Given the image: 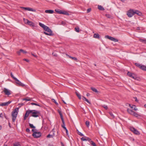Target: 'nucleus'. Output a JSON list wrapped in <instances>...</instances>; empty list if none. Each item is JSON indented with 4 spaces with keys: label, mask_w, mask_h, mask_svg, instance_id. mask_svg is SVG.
Listing matches in <instances>:
<instances>
[{
    "label": "nucleus",
    "mask_w": 146,
    "mask_h": 146,
    "mask_svg": "<svg viewBox=\"0 0 146 146\" xmlns=\"http://www.w3.org/2000/svg\"><path fill=\"white\" fill-rule=\"evenodd\" d=\"M52 132L53 135H54V136L55 131L54 130V129H52Z\"/></svg>",
    "instance_id": "obj_50"
},
{
    "label": "nucleus",
    "mask_w": 146,
    "mask_h": 146,
    "mask_svg": "<svg viewBox=\"0 0 146 146\" xmlns=\"http://www.w3.org/2000/svg\"><path fill=\"white\" fill-rule=\"evenodd\" d=\"M3 114L2 113H1L0 114V117H1L2 118H3Z\"/></svg>",
    "instance_id": "obj_56"
},
{
    "label": "nucleus",
    "mask_w": 146,
    "mask_h": 146,
    "mask_svg": "<svg viewBox=\"0 0 146 146\" xmlns=\"http://www.w3.org/2000/svg\"><path fill=\"white\" fill-rule=\"evenodd\" d=\"M105 37L107 38H108L110 39V40L113 41L115 42H117L118 41V40L116 38H115L109 36L108 35H106L105 36Z\"/></svg>",
    "instance_id": "obj_8"
},
{
    "label": "nucleus",
    "mask_w": 146,
    "mask_h": 146,
    "mask_svg": "<svg viewBox=\"0 0 146 146\" xmlns=\"http://www.w3.org/2000/svg\"><path fill=\"white\" fill-rule=\"evenodd\" d=\"M140 41L141 42L144 43H146V40L144 39H141Z\"/></svg>",
    "instance_id": "obj_43"
},
{
    "label": "nucleus",
    "mask_w": 146,
    "mask_h": 146,
    "mask_svg": "<svg viewBox=\"0 0 146 146\" xmlns=\"http://www.w3.org/2000/svg\"><path fill=\"white\" fill-rule=\"evenodd\" d=\"M66 55L69 58V57L70 56H69V55H68V54H66Z\"/></svg>",
    "instance_id": "obj_62"
},
{
    "label": "nucleus",
    "mask_w": 146,
    "mask_h": 146,
    "mask_svg": "<svg viewBox=\"0 0 146 146\" xmlns=\"http://www.w3.org/2000/svg\"><path fill=\"white\" fill-rule=\"evenodd\" d=\"M86 141H90L91 140V139L90 138H89V137H86Z\"/></svg>",
    "instance_id": "obj_51"
},
{
    "label": "nucleus",
    "mask_w": 146,
    "mask_h": 146,
    "mask_svg": "<svg viewBox=\"0 0 146 146\" xmlns=\"http://www.w3.org/2000/svg\"><path fill=\"white\" fill-rule=\"evenodd\" d=\"M41 133L40 132H35L32 134V136L35 138H38L41 136Z\"/></svg>",
    "instance_id": "obj_6"
},
{
    "label": "nucleus",
    "mask_w": 146,
    "mask_h": 146,
    "mask_svg": "<svg viewBox=\"0 0 146 146\" xmlns=\"http://www.w3.org/2000/svg\"><path fill=\"white\" fill-rule=\"evenodd\" d=\"M31 54L32 55H33V56L34 57H36L37 56L36 55H35L32 53H31Z\"/></svg>",
    "instance_id": "obj_58"
},
{
    "label": "nucleus",
    "mask_w": 146,
    "mask_h": 146,
    "mask_svg": "<svg viewBox=\"0 0 146 146\" xmlns=\"http://www.w3.org/2000/svg\"><path fill=\"white\" fill-rule=\"evenodd\" d=\"M130 129L131 131L133 132L135 134L137 135L140 134L139 132L134 127H131L130 128Z\"/></svg>",
    "instance_id": "obj_5"
},
{
    "label": "nucleus",
    "mask_w": 146,
    "mask_h": 146,
    "mask_svg": "<svg viewBox=\"0 0 146 146\" xmlns=\"http://www.w3.org/2000/svg\"><path fill=\"white\" fill-rule=\"evenodd\" d=\"M23 60H25L27 62H29V60L28 59H23Z\"/></svg>",
    "instance_id": "obj_54"
},
{
    "label": "nucleus",
    "mask_w": 146,
    "mask_h": 146,
    "mask_svg": "<svg viewBox=\"0 0 146 146\" xmlns=\"http://www.w3.org/2000/svg\"><path fill=\"white\" fill-rule=\"evenodd\" d=\"M109 113L113 118H114V116L111 112H109Z\"/></svg>",
    "instance_id": "obj_41"
},
{
    "label": "nucleus",
    "mask_w": 146,
    "mask_h": 146,
    "mask_svg": "<svg viewBox=\"0 0 146 146\" xmlns=\"http://www.w3.org/2000/svg\"><path fill=\"white\" fill-rule=\"evenodd\" d=\"M102 106L104 107L106 110H107L108 109L107 106L105 105H103Z\"/></svg>",
    "instance_id": "obj_44"
},
{
    "label": "nucleus",
    "mask_w": 146,
    "mask_h": 146,
    "mask_svg": "<svg viewBox=\"0 0 146 146\" xmlns=\"http://www.w3.org/2000/svg\"><path fill=\"white\" fill-rule=\"evenodd\" d=\"M81 140L82 141H86V138L82 137L81 138Z\"/></svg>",
    "instance_id": "obj_46"
},
{
    "label": "nucleus",
    "mask_w": 146,
    "mask_h": 146,
    "mask_svg": "<svg viewBox=\"0 0 146 146\" xmlns=\"http://www.w3.org/2000/svg\"><path fill=\"white\" fill-rule=\"evenodd\" d=\"M91 145L92 146H96L95 143L93 141H91Z\"/></svg>",
    "instance_id": "obj_36"
},
{
    "label": "nucleus",
    "mask_w": 146,
    "mask_h": 146,
    "mask_svg": "<svg viewBox=\"0 0 146 146\" xmlns=\"http://www.w3.org/2000/svg\"><path fill=\"white\" fill-rule=\"evenodd\" d=\"M91 89L94 92H96V93L98 92V91H97V90L95 88L91 87Z\"/></svg>",
    "instance_id": "obj_28"
},
{
    "label": "nucleus",
    "mask_w": 146,
    "mask_h": 146,
    "mask_svg": "<svg viewBox=\"0 0 146 146\" xmlns=\"http://www.w3.org/2000/svg\"><path fill=\"white\" fill-rule=\"evenodd\" d=\"M28 22H27V24L28 25H30V26H34V24L31 21H28Z\"/></svg>",
    "instance_id": "obj_19"
},
{
    "label": "nucleus",
    "mask_w": 146,
    "mask_h": 146,
    "mask_svg": "<svg viewBox=\"0 0 146 146\" xmlns=\"http://www.w3.org/2000/svg\"><path fill=\"white\" fill-rule=\"evenodd\" d=\"M127 75L130 77L134 79H135L137 77L134 74L128 72L127 73Z\"/></svg>",
    "instance_id": "obj_7"
},
{
    "label": "nucleus",
    "mask_w": 146,
    "mask_h": 146,
    "mask_svg": "<svg viewBox=\"0 0 146 146\" xmlns=\"http://www.w3.org/2000/svg\"><path fill=\"white\" fill-rule=\"evenodd\" d=\"M39 26L42 27L45 31L48 32L47 33L45 31L43 33L45 35L50 36H52L54 35V34L52 33V31L51 29L49 28L48 26L45 25L44 24L39 23Z\"/></svg>",
    "instance_id": "obj_1"
},
{
    "label": "nucleus",
    "mask_w": 146,
    "mask_h": 146,
    "mask_svg": "<svg viewBox=\"0 0 146 146\" xmlns=\"http://www.w3.org/2000/svg\"><path fill=\"white\" fill-rule=\"evenodd\" d=\"M129 106L131 107V108L133 110H134L135 111L137 110V109L136 108V106L135 105H133L132 106H131L130 104H129Z\"/></svg>",
    "instance_id": "obj_17"
},
{
    "label": "nucleus",
    "mask_w": 146,
    "mask_h": 146,
    "mask_svg": "<svg viewBox=\"0 0 146 146\" xmlns=\"http://www.w3.org/2000/svg\"><path fill=\"white\" fill-rule=\"evenodd\" d=\"M132 115H134V116H135L136 117H137L139 115L137 113H136L134 111Z\"/></svg>",
    "instance_id": "obj_31"
},
{
    "label": "nucleus",
    "mask_w": 146,
    "mask_h": 146,
    "mask_svg": "<svg viewBox=\"0 0 146 146\" xmlns=\"http://www.w3.org/2000/svg\"><path fill=\"white\" fill-rule=\"evenodd\" d=\"M21 8L25 10H28L29 11H32L33 12L36 11V10L35 9L31 8L29 7H21Z\"/></svg>",
    "instance_id": "obj_13"
},
{
    "label": "nucleus",
    "mask_w": 146,
    "mask_h": 146,
    "mask_svg": "<svg viewBox=\"0 0 146 146\" xmlns=\"http://www.w3.org/2000/svg\"><path fill=\"white\" fill-rule=\"evenodd\" d=\"M134 98L135 99V101L136 102H138V100L137 99V98L136 97H135Z\"/></svg>",
    "instance_id": "obj_60"
},
{
    "label": "nucleus",
    "mask_w": 146,
    "mask_h": 146,
    "mask_svg": "<svg viewBox=\"0 0 146 146\" xmlns=\"http://www.w3.org/2000/svg\"><path fill=\"white\" fill-rule=\"evenodd\" d=\"M134 15L135 14H137L139 16H141L142 15V13L137 10H133V12Z\"/></svg>",
    "instance_id": "obj_12"
},
{
    "label": "nucleus",
    "mask_w": 146,
    "mask_h": 146,
    "mask_svg": "<svg viewBox=\"0 0 146 146\" xmlns=\"http://www.w3.org/2000/svg\"><path fill=\"white\" fill-rule=\"evenodd\" d=\"M133 9H130L127 13V15L129 17H131L134 15Z\"/></svg>",
    "instance_id": "obj_9"
},
{
    "label": "nucleus",
    "mask_w": 146,
    "mask_h": 146,
    "mask_svg": "<svg viewBox=\"0 0 146 146\" xmlns=\"http://www.w3.org/2000/svg\"><path fill=\"white\" fill-rule=\"evenodd\" d=\"M90 94L88 93H87L86 94V96H90Z\"/></svg>",
    "instance_id": "obj_61"
},
{
    "label": "nucleus",
    "mask_w": 146,
    "mask_h": 146,
    "mask_svg": "<svg viewBox=\"0 0 146 146\" xmlns=\"http://www.w3.org/2000/svg\"><path fill=\"white\" fill-rule=\"evenodd\" d=\"M61 120H62V124L61 125V126L64 129H66V128L65 127V122H64V119H62Z\"/></svg>",
    "instance_id": "obj_16"
},
{
    "label": "nucleus",
    "mask_w": 146,
    "mask_h": 146,
    "mask_svg": "<svg viewBox=\"0 0 146 146\" xmlns=\"http://www.w3.org/2000/svg\"><path fill=\"white\" fill-rule=\"evenodd\" d=\"M4 114V117H5V118L6 119H7V116L6 115H5V114Z\"/></svg>",
    "instance_id": "obj_63"
},
{
    "label": "nucleus",
    "mask_w": 146,
    "mask_h": 146,
    "mask_svg": "<svg viewBox=\"0 0 146 146\" xmlns=\"http://www.w3.org/2000/svg\"><path fill=\"white\" fill-rule=\"evenodd\" d=\"M58 113L60 115V118H61V120L64 119L63 117V115H62V113H61V111H58Z\"/></svg>",
    "instance_id": "obj_29"
},
{
    "label": "nucleus",
    "mask_w": 146,
    "mask_h": 146,
    "mask_svg": "<svg viewBox=\"0 0 146 146\" xmlns=\"http://www.w3.org/2000/svg\"><path fill=\"white\" fill-rule=\"evenodd\" d=\"M75 29L76 32H79V28L78 27H75Z\"/></svg>",
    "instance_id": "obj_39"
},
{
    "label": "nucleus",
    "mask_w": 146,
    "mask_h": 146,
    "mask_svg": "<svg viewBox=\"0 0 146 146\" xmlns=\"http://www.w3.org/2000/svg\"><path fill=\"white\" fill-rule=\"evenodd\" d=\"M52 100L53 101V102H54L56 104V105H58V103L55 101V100L54 99H53Z\"/></svg>",
    "instance_id": "obj_52"
},
{
    "label": "nucleus",
    "mask_w": 146,
    "mask_h": 146,
    "mask_svg": "<svg viewBox=\"0 0 146 146\" xmlns=\"http://www.w3.org/2000/svg\"><path fill=\"white\" fill-rule=\"evenodd\" d=\"M11 77L12 78L15 80H17V78L14 77L12 73H11Z\"/></svg>",
    "instance_id": "obj_35"
},
{
    "label": "nucleus",
    "mask_w": 146,
    "mask_h": 146,
    "mask_svg": "<svg viewBox=\"0 0 146 146\" xmlns=\"http://www.w3.org/2000/svg\"><path fill=\"white\" fill-rule=\"evenodd\" d=\"M32 112L31 113V116L35 117H36L39 116L40 114V112L39 111L36 110H31Z\"/></svg>",
    "instance_id": "obj_3"
},
{
    "label": "nucleus",
    "mask_w": 146,
    "mask_h": 146,
    "mask_svg": "<svg viewBox=\"0 0 146 146\" xmlns=\"http://www.w3.org/2000/svg\"><path fill=\"white\" fill-rule=\"evenodd\" d=\"M62 14L66 15H69V13L67 12L66 11H62Z\"/></svg>",
    "instance_id": "obj_26"
},
{
    "label": "nucleus",
    "mask_w": 146,
    "mask_h": 146,
    "mask_svg": "<svg viewBox=\"0 0 146 146\" xmlns=\"http://www.w3.org/2000/svg\"><path fill=\"white\" fill-rule=\"evenodd\" d=\"M29 125L30 127L32 128H35V127L34 126L33 124L29 123Z\"/></svg>",
    "instance_id": "obj_37"
},
{
    "label": "nucleus",
    "mask_w": 146,
    "mask_h": 146,
    "mask_svg": "<svg viewBox=\"0 0 146 146\" xmlns=\"http://www.w3.org/2000/svg\"><path fill=\"white\" fill-rule=\"evenodd\" d=\"M65 130H66V134L68 135V130L67 129H66Z\"/></svg>",
    "instance_id": "obj_57"
},
{
    "label": "nucleus",
    "mask_w": 146,
    "mask_h": 146,
    "mask_svg": "<svg viewBox=\"0 0 146 146\" xmlns=\"http://www.w3.org/2000/svg\"><path fill=\"white\" fill-rule=\"evenodd\" d=\"M11 101H9L8 102H6L2 103L0 104V106H7L11 103Z\"/></svg>",
    "instance_id": "obj_14"
},
{
    "label": "nucleus",
    "mask_w": 146,
    "mask_h": 146,
    "mask_svg": "<svg viewBox=\"0 0 146 146\" xmlns=\"http://www.w3.org/2000/svg\"><path fill=\"white\" fill-rule=\"evenodd\" d=\"M140 68L143 70L145 71V69L146 68V66L144 65H142Z\"/></svg>",
    "instance_id": "obj_25"
},
{
    "label": "nucleus",
    "mask_w": 146,
    "mask_h": 146,
    "mask_svg": "<svg viewBox=\"0 0 146 146\" xmlns=\"http://www.w3.org/2000/svg\"><path fill=\"white\" fill-rule=\"evenodd\" d=\"M23 20L25 22V23L26 24H27V22H28V21H29L27 19H25L24 18Z\"/></svg>",
    "instance_id": "obj_42"
},
{
    "label": "nucleus",
    "mask_w": 146,
    "mask_h": 146,
    "mask_svg": "<svg viewBox=\"0 0 146 146\" xmlns=\"http://www.w3.org/2000/svg\"><path fill=\"white\" fill-rule=\"evenodd\" d=\"M45 12L46 13L50 14H52L54 12L53 10H46Z\"/></svg>",
    "instance_id": "obj_15"
},
{
    "label": "nucleus",
    "mask_w": 146,
    "mask_h": 146,
    "mask_svg": "<svg viewBox=\"0 0 146 146\" xmlns=\"http://www.w3.org/2000/svg\"><path fill=\"white\" fill-rule=\"evenodd\" d=\"M54 135H50V134H48V135L47 136V138H53L54 137Z\"/></svg>",
    "instance_id": "obj_34"
},
{
    "label": "nucleus",
    "mask_w": 146,
    "mask_h": 146,
    "mask_svg": "<svg viewBox=\"0 0 146 146\" xmlns=\"http://www.w3.org/2000/svg\"><path fill=\"white\" fill-rule=\"evenodd\" d=\"M20 51L23 53H27V51H25L22 49H20Z\"/></svg>",
    "instance_id": "obj_45"
},
{
    "label": "nucleus",
    "mask_w": 146,
    "mask_h": 146,
    "mask_svg": "<svg viewBox=\"0 0 146 146\" xmlns=\"http://www.w3.org/2000/svg\"><path fill=\"white\" fill-rule=\"evenodd\" d=\"M18 108H16L12 112L11 116L12 117V121L13 122H15L18 113Z\"/></svg>",
    "instance_id": "obj_2"
},
{
    "label": "nucleus",
    "mask_w": 146,
    "mask_h": 146,
    "mask_svg": "<svg viewBox=\"0 0 146 146\" xmlns=\"http://www.w3.org/2000/svg\"><path fill=\"white\" fill-rule=\"evenodd\" d=\"M98 9L100 10H104L103 7L101 5H98Z\"/></svg>",
    "instance_id": "obj_21"
},
{
    "label": "nucleus",
    "mask_w": 146,
    "mask_h": 146,
    "mask_svg": "<svg viewBox=\"0 0 146 146\" xmlns=\"http://www.w3.org/2000/svg\"><path fill=\"white\" fill-rule=\"evenodd\" d=\"M21 52L20 51V50L19 51H17V54H18V55H20V53H21Z\"/></svg>",
    "instance_id": "obj_53"
},
{
    "label": "nucleus",
    "mask_w": 146,
    "mask_h": 146,
    "mask_svg": "<svg viewBox=\"0 0 146 146\" xmlns=\"http://www.w3.org/2000/svg\"><path fill=\"white\" fill-rule=\"evenodd\" d=\"M91 8L88 9L87 11V13H88L90 12L91 11Z\"/></svg>",
    "instance_id": "obj_48"
},
{
    "label": "nucleus",
    "mask_w": 146,
    "mask_h": 146,
    "mask_svg": "<svg viewBox=\"0 0 146 146\" xmlns=\"http://www.w3.org/2000/svg\"><path fill=\"white\" fill-rule=\"evenodd\" d=\"M32 131L33 132V133H34L35 132H36L35 131V130L33 129H32Z\"/></svg>",
    "instance_id": "obj_59"
},
{
    "label": "nucleus",
    "mask_w": 146,
    "mask_h": 146,
    "mask_svg": "<svg viewBox=\"0 0 146 146\" xmlns=\"http://www.w3.org/2000/svg\"><path fill=\"white\" fill-rule=\"evenodd\" d=\"M15 80L16 81V83L17 86L23 87L25 86V84L21 82L17 79V80Z\"/></svg>",
    "instance_id": "obj_11"
},
{
    "label": "nucleus",
    "mask_w": 146,
    "mask_h": 146,
    "mask_svg": "<svg viewBox=\"0 0 146 146\" xmlns=\"http://www.w3.org/2000/svg\"><path fill=\"white\" fill-rule=\"evenodd\" d=\"M19 145H20L18 143H15L13 145L14 146H19Z\"/></svg>",
    "instance_id": "obj_49"
},
{
    "label": "nucleus",
    "mask_w": 146,
    "mask_h": 146,
    "mask_svg": "<svg viewBox=\"0 0 146 146\" xmlns=\"http://www.w3.org/2000/svg\"><path fill=\"white\" fill-rule=\"evenodd\" d=\"M75 93L76 94V95H77V96H78V98L80 99V100L81 99V95H80V94L79 93H78L77 92H75Z\"/></svg>",
    "instance_id": "obj_24"
},
{
    "label": "nucleus",
    "mask_w": 146,
    "mask_h": 146,
    "mask_svg": "<svg viewBox=\"0 0 146 146\" xmlns=\"http://www.w3.org/2000/svg\"><path fill=\"white\" fill-rule=\"evenodd\" d=\"M55 11L57 13L60 14H62V11H59L58 9H55Z\"/></svg>",
    "instance_id": "obj_30"
},
{
    "label": "nucleus",
    "mask_w": 146,
    "mask_h": 146,
    "mask_svg": "<svg viewBox=\"0 0 146 146\" xmlns=\"http://www.w3.org/2000/svg\"><path fill=\"white\" fill-rule=\"evenodd\" d=\"M26 131L28 132H29L30 131V130L29 128H27L26 129Z\"/></svg>",
    "instance_id": "obj_55"
},
{
    "label": "nucleus",
    "mask_w": 146,
    "mask_h": 146,
    "mask_svg": "<svg viewBox=\"0 0 146 146\" xmlns=\"http://www.w3.org/2000/svg\"><path fill=\"white\" fill-rule=\"evenodd\" d=\"M82 99L84 100H85L86 102H87L88 103H89V104H90V102L89 101L86 99L85 97L84 96L82 97Z\"/></svg>",
    "instance_id": "obj_22"
},
{
    "label": "nucleus",
    "mask_w": 146,
    "mask_h": 146,
    "mask_svg": "<svg viewBox=\"0 0 146 146\" xmlns=\"http://www.w3.org/2000/svg\"><path fill=\"white\" fill-rule=\"evenodd\" d=\"M127 110L129 113L131 115L133 114V113L134 112V111L129 109H127Z\"/></svg>",
    "instance_id": "obj_20"
},
{
    "label": "nucleus",
    "mask_w": 146,
    "mask_h": 146,
    "mask_svg": "<svg viewBox=\"0 0 146 146\" xmlns=\"http://www.w3.org/2000/svg\"><path fill=\"white\" fill-rule=\"evenodd\" d=\"M32 111L31 110H28L27 111H26L25 113L24 119L25 120L26 119V118L28 117L29 114L31 115V112H32Z\"/></svg>",
    "instance_id": "obj_4"
},
{
    "label": "nucleus",
    "mask_w": 146,
    "mask_h": 146,
    "mask_svg": "<svg viewBox=\"0 0 146 146\" xmlns=\"http://www.w3.org/2000/svg\"><path fill=\"white\" fill-rule=\"evenodd\" d=\"M69 58H70L74 60H77V58L76 57H72L71 56L69 57Z\"/></svg>",
    "instance_id": "obj_38"
},
{
    "label": "nucleus",
    "mask_w": 146,
    "mask_h": 146,
    "mask_svg": "<svg viewBox=\"0 0 146 146\" xmlns=\"http://www.w3.org/2000/svg\"><path fill=\"white\" fill-rule=\"evenodd\" d=\"M106 15L108 18H110L111 17L110 15L108 14H106Z\"/></svg>",
    "instance_id": "obj_47"
},
{
    "label": "nucleus",
    "mask_w": 146,
    "mask_h": 146,
    "mask_svg": "<svg viewBox=\"0 0 146 146\" xmlns=\"http://www.w3.org/2000/svg\"><path fill=\"white\" fill-rule=\"evenodd\" d=\"M77 133L79 135H80L81 136H84V135L81 132H79L78 130H77Z\"/></svg>",
    "instance_id": "obj_32"
},
{
    "label": "nucleus",
    "mask_w": 146,
    "mask_h": 146,
    "mask_svg": "<svg viewBox=\"0 0 146 146\" xmlns=\"http://www.w3.org/2000/svg\"><path fill=\"white\" fill-rule=\"evenodd\" d=\"M94 37L97 38H100V35L98 33H95L94 35Z\"/></svg>",
    "instance_id": "obj_18"
},
{
    "label": "nucleus",
    "mask_w": 146,
    "mask_h": 146,
    "mask_svg": "<svg viewBox=\"0 0 146 146\" xmlns=\"http://www.w3.org/2000/svg\"><path fill=\"white\" fill-rule=\"evenodd\" d=\"M31 104L32 105H36V106H40V107L41 106L39 104H36V103H31Z\"/></svg>",
    "instance_id": "obj_33"
},
{
    "label": "nucleus",
    "mask_w": 146,
    "mask_h": 146,
    "mask_svg": "<svg viewBox=\"0 0 146 146\" xmlns=\"http://www.w3.org/2000/svg\"><path fill=\"white\" fill-rule=\"evenodd\" d=\"M135 64L137 66V67H138V68H140L141 67V66L142 65L141 64L139 63H135Z\"/></svg>",
    "instance_id": "obj_27"
},
{
    "label": "nucleus",
    "mask_w": 146,
    "mask_h": 146,
    "mask_svg": "<svg viewBox=\"0 0 146 146\" xmlns=\"http://www.w3.org/2000/svg\"><path fill=\"white\" fill-rule=\"evenodd\" d=\"M23 100H25L26 101H30L31 100V99L30 98L28 97H26L25 98L23 99Z\"/></svg>",
    "instance_id": "obj_23"
},
{
    "label": "nucleus",
    "mask_w": 146,
    "mask_h": 146,
    "mask_svg": "<svg viewBox=\"0 0 146 146\" xmlns=\"http://www.w3.org/2000/svg\"><path fill=\"white\" fill-rule=\"evenodd\" d=\"M62 146H64V145L62 143H61Z\"/></svg>",
    "instance_id": "obj_64"
},
{
    "label": "nucleus",
    "mask_w": 146,
    "mask_h": 146,
    "mask_svg": "<svg viewBox=\"0 0 146 146\" xmlns=\"http://www.w3.org/2000/svg\"><path fill=\"white\" fill-rule=\"evenodd\" d=\"M3 92L6 95L9 96L11 94V92L10 90L6 88H4Z\"/></svg>",
    "instance_id": "obj_10"
},
{
    "label": "nucleus",
    "mask_w": 146,
    "mask_h": 146,
    "mask_svg": "<svg viewBox=\"0 0 146 146\" xmlns=\"http://www.w3.org/2000/svg\"><path fill=\"white\" fill-rule=\"evenodd\" d=\"M90 124V123L89 121H86V124L87 127H88Z\"/></svg>",
    "instance_id": "obj_40"
}]
</instances>
